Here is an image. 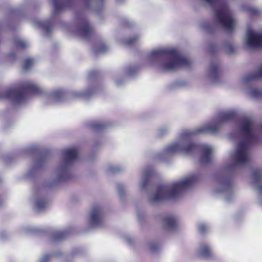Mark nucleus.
I'll list each match as a JSON object with an SVG mask.
<instances>
[{"mask_svg":"<svg viewBox=\"0 0 262 262\" xmlns=\"http://www.w3.org/2000/svg\"><path fill=\"white\" fill-rule=\"evenodd\" d=\"M96 92V89L89 88L84 91L73 90L66 93L62 89L55 90L46 94L43 89L37 83L30 80L24 81L18 88L13 89H1L0 99L6 98L13 101L14 104H19L24 102L29 95H47L53 102L63 101L66 97L88 100L91 98Z\"/></svg>","mask_w":262,"mask_h":262,"instance_id":"1","label":"nucleus"},{"mask_svg":"<svg viewBox=\"0 0 262 262\" xmlns=\"http://www.w3.org/2000/svg\"><path fill=\"white\" fill-rule=\"evenodd\" d=\"M146 60L147 64L163 72H173L190 66L189 60L174 48L155 49L146 55Z\"/></svg>","mask_w":262,"mask_h":262,"instance_id":"2","label":"nucleus"},{"mask_svg":"<svg viewBox=\"0 0 262 262\" xmlns=\"http://www.w3.org/2000/svg\"><path fill=\"white\" fill-rule=\"evenodd\" d=\"M233 122L237 131H253L256 128L255 122L252 118L244 116L237 117L234 110L221 112L217 119L206 122L193 131H218L224 123Z\"/></svg>","mask_w":262,"mask_h":262,"instance_id":"3","label":"nucleus"},{"mask_svg":"<svg viewBox=\"0 0 262 262\" xmlns=\"http://www.w3.org/2000/svg\"><path fill=\"white\" fill-rule=\"evenodd\" d=\"M200 132H185L179 141L169 145L165 149L167 154H173L182 152L185 154H190L197 150H201L202 154L200 157V162L202 164H208L211 162L212 148L205 145H198L193 142L191 136L192 133Z\"/></svg>","mask_w":262,"mask_h":262,"instance_id":"4","label":"nucleus"},{"mask_svg":"<svg viewBox=\"0 0 262 262\" xmlns=\"http://www.w3.org/2000/svg\"><path fill=\"white\" fill-rule=\"evenodd\" d=\"M231 137L238 141L234 159L235 164L241 165L250 161L249 150L252 146L262 141V132H232Z\"/></svg>","mask_w":262,"mask_h":262,"instance_id":"5","label":"nucleus"},{"mask_svg":"<svg viewBox=\"0 0 262 262\" xmlns=\"http://www.w3.org/2000/svg\"><path fill=\"white\" fill-rule=\"evenodd\" d=\"M199 177L192 175L182 181L173 183L170 186L160 185L152 201L159 202L167 200H174L182 194L187 188L192 186L198 180Z\"/></svg>","mask_w":262,"mask_h":262,"instance_id":"6","label":"nucleus"},{"mask_svg":"<svg viewBox=\"0 0 262 262\" xmlns=\"http://www.w3.org/2000/svg\"><path fill=\"white\" fill-rule=\"evenodd\" d=\"M213 9L216 23L228 32L234 28L235 19L226 0H203Z\"/></svg>","mask_w":262,"mask_h":262,"instance_id":"7","label":"nucleus"},{"mask_svg":"<svg viewBox=\"0 0 262 262\" xmlns=\"http://www.w3.org/2000/svg\"><path fill=\"white\" fill-rule=\"evenodd\" d=\"M74 33L85 40H89L94 34V28L88 20L85 18H81Z\"/></svg>","mask_w":262,"mask_h":262,"instance_id":"8","label":"nucleus"},{"mask_svg":"<svg viewBox=\"0 0 262 262\" xmlns=\"http://www.w3.org/2000/svg\"><path fill=\"white\" fill-rule=\"evenodd\" d=\"M62 154L64 157L66 161L64 165L62 167V170L65 174L64 175H60L59 177V180L66 179L67 178V176L66 174L67 169L71 163L77 159L78 150L76 148L64 149L62 151Z\"/></svg>","mask_w":262,"mask_h":262,"instance_id":"9","label":"nucleus"},{"mask_svg":"<svg viewBox=\"0 0 262 262\" xmlns=\"http://www.w3.org/2000/svg\"><path fill=\"white\" fill-rule=\"evenodd\" d=\"M246 45L251 49L262 47V32L257 33L252 29H248L246 36Z\"/></svg>","mask_w":262,"mask_h":262,"instance_id":"10","label":"nucleus"},{"mask_svg":"<svg viewBox=\"0 0 262 262\" xmlns=\"http://www.w3.org/2000/svg\"><path fill=\"white\" fill-rule=\"evenodd\" d=\"M115 123L110 120H90L84 123L86 129L102 130L113 126Z\"/></svg>","mask_w":262,"mask_h":262,"instance_id":"11","label":"nucleus"},{"mask_svg":"<svg viewBox=\"0 0 262 262\" xmlns=\"http://www.w3.org/2000/svg\"><path fill=\"white\" fill-rule=\"evenodd\" d=\"M222 69L219 61H212L208 69V75L210 80L214 83L219 81Z\"/></svg>","mask_w":262,"mask_h":262,"instance_id":"12","label":"nucleus"},{"mask_svg":"<svg viewBox=\"0 0 262 262\" xmlns=\"http://www.w3.org/2000/svg\"><path fill=\"white\" fill-rule=\"evenodd\" d=\"M258 79H262V66L258 70L243 76L241 79V82L244 85H247Z\"/></svg>","mask_w":262,"mask_h":262,"instance_id":"13","label":"nucleus"},{"mask_svg":"<svg viewBox=\"0 0 262 262\" xmlns=\"http://www.w3.org/2000/svg\"><path fill=\"white\" fill-rule=\"evenodd\" d=\"M102 209L100 206H95L91 216V224L93 226H99L102 223Z\"/></svg>","mask_w":262,"mask_h":262,"instance_id":"14","label":"nucleus"},{"mask_svg":"<svg viewBox=\"0 0 262 262\" xmlns=\"http://www.w3.org/2000/svg\"><path fill=\"white\" fill-rule=\"evenodd\" d=\"M163 225L164 229L173 231L178 227V222L176 217L172 215H167L162 219Z\"/></svg>","mask_w":262,"mask_h":262,"instance_id":"15","label":"nucleus"},{"mask_svg":"<svg viewBox=\"0 0 262 262\" xmlns=\"http://www.w3.org/2000/svg\"><path fill=\"white\" fill-rule=\"evenodd\" d=\"M140 67L136 64H130L126 66L123 71L122 74L125 77H133L138 72Z\"/></svg>","mask_w":262,"mask_h":262,"instance_id":"16","label":"nucleus"},{"mask_svg":"<svg viewBox=\"0 0 262 262\" xmlns=\"http://www.w3.org/2000/svg\"><path fill=\"white\" fill-rule=\"evenodd\" d=\"M200 253L202 256L206 258H210L212 257L211 251L209 246L206 244H203L201 246Z\"/></svg>","mask_w":262,"mask_h":262,"instance_id":"17","label":"nucleus"},{"mask_svg":"<svg viewBox=\"0 0 262 262\" xmlns=\"http://www.w3.org/2000/svg\"><path fill=\"white\" fill-rule=\"evenodd\" d=\"M248 94L250 97L255 99H262V90L251 88L248 90Z\"/></svg>","mask_w":262,"mask_h":262,"instance_id":"18","label":"nucleus"},{"mask_svg":"<svg viewBox=\"0 0 262 262\" xmlns=\"http://www.w3.org/2000/svg\"><path fill=\"white\" fill-rule=\"evenodd\" d=\"M14 43L15 47L19 49H25L29 46V43L23 39L16 37L14 40Z\"/></svg>","mask_w":262,"mask_h":262,"instance_id":"19","label":"nucleus"},{"mask_svg":"<svg viewBox=\"0 0 262 262\" xmlns=\"http://www.w3.org/2000/svg\"><path fill=\"white\" fill-rule=\"evenodd\" d=\"M154 173V171L152 169L146 170L144 171L145 179L142 184V187L145 188L149 183V179Z\"/></svg>","mask_w":262,"mask_h":262,"instance_id":"20","label":"nucleus"},{"mask_svg":"<svg viewBox=\"0 0 262 262\" xmlns=\"http://www.w3.org/2000/svg\"><path fill=\"white\" fill-rule=\"evenodd\" d=\"M252 177L256 184L259 183L262 179V169L260 168L254 169L252 172Z\"/></svg>","mask_w":262,"mask_h":262,"instance_id":"21","label":"nucleus"},{"mask_svg":"<svg viewBox=\"0 0 262 262\" xmlns=\"http://www.w3.org/2000/svg\"><path fill=\"white\" fill-rule=\"evenodd\" d=\"M140 34L134 35L132 37L122 40V43L127 46H132L136 43L140 38Z\"/></svg>","mask_w":262,"mask_h":262,"instance_id":"22","label":"nucleus"},{"mask_svg":"<svg viewBox=\"0 0 262 262\" xmlns=\"http://www.w3.org/2000/svg\"><path fill=\"white\" fill-rule=\"evenodd\" d=\"M108 49V47L105 43H102L96 45L93 48V51L96 54L103 53L106 52Z\"/></svg>","mask_w":262,"mask_h":262,"instance_id":"23","label":"nucleus"},{"mask_svg":"<svg viewBox=\"0 0 262 262\" xmlns=\"http://www.w3.org/2000/svg\"><path fill=\"white\" fill-rule=\"evenodd\" d=\"M200 26L201 28L206 33H210L213 31V28L210 23L207 21H203Z\"/></svg>","mask_w":262,"mask_h":262,"instance_id":"24","label":"nucleus"},{"mask_svg":"<svg viewBox=\"0 0 262 262\" xmlns=\"http://www.w3.org/2000/svg\"><path fill=\"white\" fill-rule=\"evenodd\" d=\"M223 50L225 52H227L230 54H232L235 53L234 48L232 45V44L228 41H226L224 43Z\"/></svg>","mask_w":262,"mask_h":262,"instance_id":"25","label":"nucleus"},{"mask_svg":"<svg viewBox=\"0 0 262 262\" xmlns=\"http://www.w3.org/2000/svg\"><path fill=\"white\" fill-rule=\"evenodd\" d=\"M67 235L66 231H56L54 233V238L56 241L63 239Z\"/></svg>","mask_w":262,"mask_h":262,"instance_id":"26","label":"nucleus"},{"mask_svg":"<svg viewBox=\"0 0 262 262\" xmlns=\"http://www.w3.org/2000/svg\"><path fill=\"white\" fill-rule=\"evenodd\" d=\"M121 23L122 25L129 29L133 28V27L135 26V24L133 21H130L126 18H123L121 21Z\"/></svg>","mask_w":262,"mask_h":262,"instance_id":"27","label":"nucleus"},{"mask_svg":"<svg viewBox=\"0 0 262 262\" xmlns=\"http://www.w3.org/2000/svg\"><path fill=\"white\" fill-rule=\"evenodd\" d=\"M34 62V59L32 58L27 59L23 66V69L25 71H27L31 67Z\"/></svg>","mask_w":262,"mask_h":262,"instance_id":"28","label":"nucleus"},{"mask_svg":"<svg viewBox=\"0 0 262 262\" xmlns=\"http://www.w3.org/2000/svg\"><path fill=\"white\" fill-rule=\"evenodd\" d=\"M37 208L39 209L45 208L47 205V202L44 200H38L36 203Z\"/></svg>","mask_w":262,"mask_h":262,"instance_id":"29","label":"nucleus"},{"mask_svg":"<svg viewBox=\"0 0 262 262\" xmlns=\"http://www.w3.org/2000/svg\"><path fill=\"white\" fill-rule=\"evenodd\" d=\"M7 57H8V59L10 61H11V62L14 61L16 59L15 53L14 51L10 52L8 54Z\"/></svg>","mask_w":262,"mask_h":262,"instance_id":"30","label":"nucleus"},{"mask_svg":"<svg viewBox=\"0 0 262 262\" xmlns=\"http://www.w3.org/2000/svg\"><path fill=\"white\" fill-rule=\"evenodd\" d=\"M98 75V72L96 71H91L88 75V78L90 80L93 79Z\"/></svg>","mask_w":262,"mask_h":262,"instance_id":"31","label":"nucleus"},{"mask_svg":"<svg viewBox=\"0 0 262 262\" xmlns=\"http://www.w3.org/2000/svg\"><path fill=\"white\" fill-rule=\"evenodd\" d=\"M248 11L252 14H257L259 13V11L255 8L249 7L248 8Z\"/></svg>","mask_w":262,"mask_h":262,"instance_id":"32","label":"nucleus"},{"mask_svg":"<svg viewBox=\"0 0 262 262\" xmlns=\"http://www.w3.org/2000/svg\"><path fill=\"white\" fill-rule=\"evenodd\" d=\"M207 227L205 225L202 224L199 227V230L201 233H204L207 230Z\"/></svg>","mask_w":262,"mask_h":262,"instance_id":"33","label":"nucleus"},{"mask_svg":"<svg viewBox=\"0 0 262 262\" xmlns=\"http://www.w3.org/2000/svg\"><path fill=\"white\" fill-rule=\"evenodd\" d=\"M51 255L50 254H45L41 258V262H47L51 258Z\"/></svg>","mask_w":262,"mask_h":262,"instance_id":"34","label":"nucleus"},{"mask_svg":"<svg viewBox=\"0 0 262 262\" xmlns=\"http://www.w3.org/2000/svg\"><path fill=\"white\" fill-rule=\"evenodd\" d=\"M219 49V47L216 45H211L210 46V52H213L215 50H217L218 49Z\"/></svg>","mask_w":262,"mask_h":262,"instance_id":"35","label":"nucleus"},{"mask_svg":"<svg viewBox=\"0 0 262 262\" xmlns=\"http://www.w3.org/2000/svg\"><path fill=\"white\" fill-rule=\"evenodd\" d=\"M124 81V80H120L119 79H116L115 81V82H116V85H117L118 86H120L123 84Z\"/></svg>","mask_w":262,"mask_h":262,"instance_id":"36","label":"nucleus"},{"mask_svg":"<svg viewBox=\"0 0 262 262\" xmlns=\"http://www.w3.org/2000/svg\"><path fill=\"white\" fill-rule=\"evenodd\" d=\"M159 249V247L158 246H153V245H151L150 246V250L152 252H155V251H158Z\"/></svg>","mask_w":262,"mask_h":262,"instance_id":"37","label":"nucleus"},{"mask_svg":"<svg viewBox=\"0 0 262 262\" xmlns=\"http://www.w3.org/2000/svg\"><path fill=\"white\" fill-rule=\"evenodd\" d=\"M118 191L120 194L123 193V187L122 185L119 184L118 186Z\"/></svg>","mask_w":262,"mask_h":262,"instance_id":"38","label":"nucleus"},{"mask_svg":"<svg viewBox=\"0 0 262 262\" xmlns=\"http://www.w3.org/2000/svg\"><path fill=\"white\" fill-rule=\"evenodd\" d=\"M18 10L16 8H11L10 10V12L11 14H17L18 13Z\"/></svg>","mask_w":262,"mask_h":262,"instance_id":"39","label":"nucleus"},{"mask_svg":"<svg viewBox=\"0 0 262 262\" xmlns=\"http://www.w3.org/2000/svg\"><path fill=\"white\" fill-rule=\"evenodd\" d=\"M257 188L258 190L260 193H262V185H259L257 186Z\"/></svg>","mask_w":262,"mask_h":262,"instance_id":"40","label":"nucleus"},{"mask_svg":"<svg viewBox=\"0 0 262 262\" xmlns=\"http://www.w3.org/2000/svg\"><path fill=\"white\" fill-rule=\"evenodd\" d=\"M116 3H117L118 4H122V3H123L125 0H116Z\"/></svg>","mask_w":262,"mask_h":262,"instance_id":"41","label":"nucleus"},{"mask_svg":"<svg viewBox=\"0 0 262 262\" xmlns=\"http://www.w3.org/2000/svg\"><path fill=\"white\" fill-rule=\"evenodd\" d=\"M110 170H111V171H115V170L113 167H110Z\"/></svg>","mask_w":262,"mask_h":262,"instance_id":"42","label":"nucleus"},{"mask_svg":"<svg viewBox=\"0 0 262 262\" xmlns=\"http://www.w3.org/2000/svg\"><path fill=\"white\" fill-rule=\"evenodd\" d=\"M1 28H2V25H1V24L0 23V30L1 29Z\"/></svg>","mask_w":262,"mask_h":262,"instance_id":"43","label":"nucleus"},{"mask_svg":"<svg viewBox=\"0 0 262 262\" xmlns=\"http://www.w3.org/2000/svg\"><path fill=\"white\" fill-rule=\"evenodd\" d=\"M211 133H215L216 132H210Z\"/></svg>","mask_w":262,"mask_h":262,"instance_id":"44","label":"nucleus"}]
</instances>
